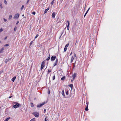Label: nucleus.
Returning <instances> with one entry per match:
<instances>
[{"mask_svg":"<svg viewBox=\"0 0 121 121\" xmlns=\"http://www.w3.org/2000/svg\"><path fill=\"white\" fill-rule=\"evenodd\" d=\"M13 104L14 105L13 106V107L15 108H18L20 106L19 104L16 102H13Z\"/></svg>","mask_w":121,"mask_h":121,"instance_id":"nucleus-1","label":"nucleus"},{"mask_svg":"<svg viewBox=\"0 0 121 121\" xmlns=\"http://www.w3.org/2000/svg\"><path fill=\"white\" fill-rule=\"evenodd\" d=\"M32 114L36 117H39V113L38 112H33Z\"/></svg>","mask_w":121,"mask_h":121,"instance_id":"nucleus-2","label":"nucleus"},{"mask_svg":"<svg viewBox=\"0 0 121 121\" xmlns=\"http://www.w3.org/2000/svg\"><path fill=\"white\" fill-rule=\"evenodd\" d=\"M56 58V56H51V61H53L55 60Z\"/></svg>","mask_w":121,"mask_h":121,"instance_id":"nucleus-3","label":"nucleus"},{"mask_svg":"<svg viewBox=\"0 0 121 121\" xmlns=\"http://www.w3.org/2000/svg\"><path fill=\"white\" fill-rule=\"evenodd\" d=\"M45 103V102H43L41 104H40L38 105L37 106V107L40 108Z\"/></svg>","mask_w":121,"mask_h":121,"instance_id":"nucleus-4","label":"nucleus"},{"mask_svg":"<svg viewBox=\"0 0 121 121\" xmlns=\"http://www.w3.org/2000/svg\"><path fill=\"white\" fill-rule=\"evenodd\" d=\"M19 17V14L18 13H17L16 14L14 17V18H18Z\"/></svg>","mask_w":121,"mask_h":121,"instance_id":"nucleus-5","label":"nucleus"},{"mask_svg":"<svg viewBox=\"0 0 121 121\" xmlns=\"http://www.w3.org/2000/svg\"><path fill=\"white\" fill-rule=\"evenodd\" d=\"M77 74L76 73H74L72 75V77L73 78V79L74 80L75 78L76 77Z\"/></svg>","mask_w":121,"mask_h":121,"instance_id":"nucleus-6","label":"nucleus"},{"mask_svg":"<svg viewBox=\"0 0 121 121\" xmlns=\"http://www.w3.org/2000/svg\"><path fill=\"white\" fill-rule=\"evenodd\" d=\"M69 45V43H67L66 45L65 46V48L64 49V52H65L66 51V50H67V47Z\"/></svg>","mask_w":121,"mask_h":121,"instance_id":"nucleus-7","label":"nucleus"},{"mask_svg":"<svg viewBox=\"0 0 121 121\" xmlns=\"http://www.w3.org/2000/svg\"><path fill=\"white\" fill-rule=\"evenodd\" d=\"M57 62H58V59H57V58L56 59V61L54 64V65H53L54 66H55L57 64Z\"/></svg>","mask_w":121,"mask_h":121,"instance_id":"nucleus-8","label":"nucleus"},{"mask_svg":"<svg viewBox=\"0 0 121 121\" xmlns=\"http://www.w3.org/2000/svg\"><path fill=\"white\" fill-rule=\"evenodd\" d=\"M67 22L68 24L67 26V29L68 30H69V21H67Z\"/></svg>","mask_w":121,"mask_h":121,"instance_id":"nucleus-9","label":"nucleus"},{"mask_svg":"<svg viewBox=\"0 0 121 121\" xmlns=\"http://www.w3.org/2000/svg\"><path fill=\"white\" fill-rule=\"evenodd\" d=\"M44 61H43L41 65V67H42V68H43L45 66L44 65Z\"/></svg>","mask_w":121,"mask_h":121,"instance_id":"nucleus-10","label":"nucleus"},{"mask_svg":"<svg viewBox=\"0 0 121 121\" xmlns=\"http://www.w3.org/2000/svg\"><path fill=\"white\" fill-rule=\"evenodd\" d=\"M56 14L55 12H53L52 13V16L53 18H54L55 17Z\"/></svg>","mask_w":121,"mask_h":121,"instance_id":"nucleus-11","label":"nucleus"},{"mask_svg":"<svg viewBox=\"0 0 121 121\" xmlns=\"http://www.w3.org/2000/svg\"><path fill=\"white\" fill-rule=\"evenodd\" d=\"M49 10V8H48L47 9H46L44 12V14H45L46 13H47L48 11Z\"/></svg>","mask_w":121,"mask_h":121,"instance_id":"nucleus-12","label":"nucleus"},{"mask_svg":"<svg viewBox=\"0 0 121 121\" xmlns=\"http://www.w3.org/2000/svg\"><path fill=\"white\" fill-rule=\"evenodd\" d=\"M16 76H14L12 78V79L11 80L13 82L14 81L16 78Z\"/></svg>","mask_w":121,"mask_h":121,"instance_id":"nucleus-13","label":"nucleus"},{"mask_svg":"<svg viewBox=\"0 0 121 121\" xmlns=\"http://www.w3.org/2000/svg\"><path fill=\"white\" fill-rule=\"evenodd\" d=\"M4 47H2L0 50V53H2L3 52V50L4 49Z\"/></svg>","mask_w":121,"mask_h":121,"instance_id":"nucleus-14","label":"nucleus"},{"mask_svg":"<svg viewBox=\"0 0 121 121\" xmlns=\"http://www.w3.org/2000/svg\"><path fill=\"white\" fill-rule=\"evenodd\" d=\"M74 57L73 56H72V57L71 58V60L70 62L71 63L72 62H73V60L74 59Z\"/></svg>","mask_w":121,"mask_h":121,"instance_id":"nucleus-15","label":"nucleus"},{"mask_svg":"<svg viewBox=\"0 0 121 121\" xmlns=\"http://www.w3.org/2000/svg\"><path fill=\"white\" fill-rule=\"evenodd\" d=\"M65 76H63L61 78V80H64L65 79Z\"/></svg>","mask_w":121,"mask_h":121,"instance_id":"nucleus-16","label":"nucleus"},{"mask_svg":"<svg viewBox=\"0 0 121 121\" xmlns=\"http://www.w3.org/2000/svg\"><path fill=\"white\" fill-rule=\"evenodd\" d=\"M62 95L64 96H65V93H64V90H62Z\"/></svg>","mask_w":121,"mask_h":121,"instance_id":"nucleus-17","label":"nucleus"},{"mask_svg":"<svg viewBox=\"0 0 121 121\" xmlns=\"http://www.w3.org/2000/svg\"><path fill=\"white\" fill-rule=\"evenodd\" d=\"M12 15H10L9 17V19L10 20L12 18Z\"/></svg>","mask_w":121,"mask_h":121,"instance_id":"nucleus-18","label":"nucleus"},{"mask_svg":"<svg viewBox=\"0 0 121 121\" xmlns=\"http://www.w3.org/2000/svg\"><path fill=\"white\" fill-rule=\"evenodd\" d=\"M69 87L71 88L72 89L73 88V85L72 84H70L69 85Z\"/></svg>","mask_w":121,"mask_h":121,"instance_id":"nucleus-19","label":"nucleus"},{"mask_svg":"<svg viewBox=\"0 0 121 121\" xmlns=\"http://www.w3.org/2000/svg\"><path fill=\"white\" fill-rule=\"evenodd\" d=\"M88 105H87V106H86V107L85 108V111H87L88 110Z\"/></svg>","mask_w":121,"mask_h":121,"instance_id":"nucleus-20","label":"nucleus"},{"mask_svg":"<svg viewBox=\"0 0 121 121\" xmlns=\"http://www.w3.org/2000/svg\"><path fill=\"white\" fill-rule=\"evenodd\" d=\"M10 119V117H9L7 118L4 121H8V120Z\"/></svg>","mask_w":121,"mask_h":121,"instance_id":"nucleus-21","label":"nucleus"},{"mask_svg":"<svg viewBox=\"0 0 121 121\" xmlns=\"http://www.w3.org/2000/svg\"><path fill=\"white\" fill-rule=\"evenodd\" d=\"M44 120L45 121H48V118H47V117H46L45 119Z\"/></svg>","mask_w":121,"mask_h":121,"instance_id":"nucleus-22","label":"nucleus"},{"mask_svg":"<svg viewBox=\"0 0 121 121\" xmlns=\"http://www.w3.org/2000/svg\"><path fill=\"white\" fill-rule=\"evenodd\" d=\"M30 121H35V118H34L30 120Z\"/></svg>","mask_w":121,"mask_h":121,"instance_id":"nucleus-23","label":"nucleus"},{"mask_svg":"<svg viewBox=\"0 0 121 121\" xmlns=\"http://www.w3.org/2000/svg\"><path fill=\"white\" fill-rule=\"evenodd\" d=\"M24 6V5H23L22 6V7H21V10H22L23 9Z\"/></svg>","mask_w":121,"mask_h":121,"instance_id":"nucleus-24","label":"nucleus"},{"mask_svg":"<svg viewBox=\"0 0 121 121\" xmlns=\"http://www.w3.org/2000/svg\"><path fill=\"white\" fill-rule=\"evenodd\" d=\"M4 1L5 4L6 5L7 4V2L6 0H4Z\"/></svg>","mask_w":121,"mask_h":121,"instance_id":"nucleus-25","label":"nucleus"},{"mask_svg":"<svg viewBox=\"0 0 121 121\" xmlns=\"http://www.w3.org/2000/svg\"><path fill=\"white\" fill-rule=\"evenodd\" d=\"M31 106L32 107H33L34 106L33 104L32 103H30Z\"/></svg>","mask_w":121,"mask_h":121,"instance_id":"nucleus-26","label":"nucleus"},{"mask_svg":"<svg viewBox=\"0 0 121 121\" xmlns=\"http://www.w3.org/2000/svg\"><path fill=\"white\" fill-rule=\"evenodd\" d=\"M17 29V27L16 26H15L14 28V31H16Z\"/></svg>","mask_w":121,"mask_h":121,"instance_id":"nucleus-27","label":"nucleus"},{"mask_svg":"<svg viewBox=\"0 0 121 121\" xmlns=\"http://www.w3.org/2000/svg\"><path fill=\"white\" fill-rule=\"evenodd\" d=\"M55 79V75H54L53 77L52 78V80H54Z\"/></svg>","mask_w":121,"mask_h":121,"instance_id":"nucleus-28","label":"nucleus"},{"mask_svg":"<svg viewBox=\"0 0 121 121\" xmlns=\"http://www.w3.org/2000/svg\"><path fill=\"white\" fill-rule=\"evenodd\" d=\"M51 71H50V70L49 69L48 70V73H47V74H49V73L50 72H51Z\"/></svg>","mask_w":121,"mask_h":121,"instance_id":"nucleus-29","label":"nucleus"},{"mask_svg":"<svg viewBox=\"0 0 121 121\" xmlns=\"http://www.w3.org/2000/svg\"><path fill=\"white\" fill-rule=\"evenodd\" d=\"M50 58L49 57H48L47 59L46 60L47 61H48L50 59Z\"/></svg>","mask_w":121,"mask_h":121,"instance_id":"nucleus-30","label":"nucleus"},{"mask_svg":"<svg viewBox=\"0 0 121 121\" xmlns=\"http://www.w3.org/2000/svg\"><path fill=\"white\" fill-rule=\"evenodd\" d=\"M9 44H5L4 45V46H9Z\"/></svg>","mask_w":121,"mask_h":121,"instance_id":"nucleus-31","label":"nucleus"},{"mask_svg":"<svg viewBox=\"0 0 121 121\" xmlns=\"http://www.w3.org/2000/svg\"><path fill=\"white\" fill-rule=\"evenodd\" d=\"M33 41H31V42L30 43V46L32 44V43H33Z\"/></svg>","mask_w":121,"mask_h":121,"instance_id":"nucleus-32","label":"nucleus"},{"mask_svg":"<svg viewBox=\"0 0 121 121\" xmlns=\"http://www.w3.org/2000/svg\"><path fill=\"white\" fill-rule=\"evenodd\" d=\"M54 0H53L52 2L51 3V4L52 5L54 3Z\"/></svg>","mask_w":121,"mask_h":121,"instance_id":"nucleus-33","label":"nucleus"},{"mask_svg":"<svg viewBox=\"0 0 121 121\" xmlns=\"http://www.w3.org/2000/svg\"><path fill=\"white\" fill-rule=\"evenodd\" d=\"M3 30V29H2V28H1L0 29V32H2Z\"/></svg>","mask_w":121,"mask_h":121,"instance_id":"nucleus-34","label":"nucleus"},{"mask_svg":"<svg viewBox=\"0 0 121 121\" xmlns=\"http://www.w3.org/2000/svg\"><path fill=\"white\" fill-rule=\"evenodd\" d=\"M38 36H39V35L38 34H37V35H36V36L35 37V39L37 38V37H38Z\"/></svg>","mask_w":121,"mask_h":121,"instance_id":"nucleus-35","label":"nucleus"},{"mask_svg":"<svg viewBox=\"0 0 121 121\" xmlns=\"http://www.w3.org/2000/svg\"><path fill=\"white\" fill-rule=\"evenodd\" d=\"M69 94L68 92V91H67L66 92V95H68Z\"/></svg>","mask_w":121,"mask_h":121,"instance_id":"nucleus-36","label":"nucleus"},{"mask_svg":"<svg viewBox=\"0 0 121 121\" xmlns=\"http://www.w3.org/2000/svg\"><path fill=\"white\" fill-rule=\"evenodd\" d=\"M32 13L34 15H35V12H33Z\"/></svg>","mask_w":121,"mask_h":121,"instance_id":"nucleus-37","label":"nucleus"},{"mask_svg":"<svg viewBox=\"0 0 121 121\" xmlns=\"http://www.w3.org/2000/svg\"><path fill=\"white\" fill-rule=\"evenodd\" d=\"M4 20L5 22H6L7 21V20L6 19H5L4 18Z\"/></svg>","mask_w":121,"mask_h":121,"instance_id":"nucleus-38","label":"nucleus"},{"mask_svg":"<svg viewBox=\"0 0 121 121\" xmlns=\"http://www.w3.org/2000/svg\"><path fill=\"white\" fill-rule=\"evenodd\" d=\"M50 91H49V89L48 90V94H50Z\"/></svg>","mask_w":121,"mask_h":121,"instance_id":"nucleus-39","label":"nucleus"},{"mask_svg":"<svg viewBox=\"0 0 121 121\" xmlns=\"http://www.w3.org/2000/svg\"><path fill=\"white\" fill-rule=\"evenodd\" d=\"M30 1V0H28L27 1V2H26V4H27L28 2H29V1Z\"/></svg>","mask_w":121,"mask_h":121,"instance_id":"nucleus-40","label":"nucleus"},{"mask_svg":"<svg viewBox=\"0 0 121 121\" xmlns=\"http://www.w3.org/2000/svg\"><path fill=\"white\" fill-rule=\"evenodd\" d=\"M7 36H6V37H5V38L4 39V40L6 39H7Z\"/></svg>","mask_w":121,"mask_h":121,"instance_id":"nucleus-41","label":"nucleus"},{"mask_svg":"<svg viewBox=\"0 0 121 121\" xmlns=\"http://www.w3.org/2000/svg\"><path fill=\"white\" fill-rule=\"evenodd\" d=\"M46 112V110L45 109L44 110V113H45Z\"/></svg>","mask_w":121,"mask_h":121,"instance_id":"nucleus-42","label":"nucleus"},{"mask_svg":"<svg viewBox=\"0 0 121 121\" xmlns=\"http://www.w3.org/2000/svg\"><path fill=\"white\" fill-rule=\"evenodd\" d=\"M74 57H76V54H75L74 53Z\"/></svg>","mask_w":121,"mask_h":121,"instance_id":"nucleus-43","label":"nucleus"},{"mask_svg":"<svg viewBox=\"0 0 121 121\" xmlns=\"http://www.w3.org/2000/svg\"><path fill=\"white\" fill-rule=\"evenodd\" d=\"M19 23V21H17L16 23V25H17Z\"/></svg>","mask_w":121,"mask_h":121,"instance_id":"nucleus-44","label":"nucleus"},{"mask_svg":"<svg viewBox=\"0 0 121 121\" xmlns=\"http://www.w3.org/2000/svg\"><path fill=\"white\" fill-rule=\"evenodd\" d=\"M90 9V8H89L88 9V10H87V11H86L87 12H88V11H89V10Z\"/></svg>","mask_w":121,"mask_h":121,"instance_id":"nucleus-45","label":"nucleus"},{"mask_svg":"<svg viewBox=\"0 0 121 121\" xmlns=\"http://www.w3.org/2000/svg\"><path fill=\"white\" fill-rule=\"evenodd\" d=\"M0 5V7L2 9V4Z\"/></svg>","mask_w":121,"mask_h":121,"instance_id":"nucleus-46","label":"nucleus"},{"mask_svg":"<svg viewBox=\"0 0 121 121\" xmlns=\"http://www.w3.org/2000/svg\"><path fill=\"white\" fill-rule=\"evenodd\" d=\"M73 54V53L72 52H71V53H70V56H71V55Z\"/></svg>","mask_w":121,"mask_h":121,"instance_id":"nucleus-47","label":"nucleus"},{"mask_svg":"<svg viewBox=\"0 0 121 121\" xmlns=\"http://www.w3.org/2000/svg\"><path fill=\"white\" fill-rule=\"evenodd\" d=\"M43 68H42V67H41V68H40V69L41 70H42Z\"/></svg>","mask_w":121,"mask_h":121,"instance_id":"nucleus-48","label":"nucleus"},{"mask_svg":"<svg viewBox=\"0 0 121 121\" xmlns=\"http://www.w3.org/2000/svg\"><path fill=\"white\" fill-rule=\"evenodd\" d=\"M11 97H12V96H9V98H11Z\"/></svg>","mask_w":121,"mask_h":121,"instance_id":"nucleus-49","label":"nucleus"},{"mask_svg":"<svg viewBox=\"0 0 121 121\" xmlns=\"http://www.w3.org/2000/svg\"><path fill=\"white\" fill-rule=\"evenodd\" d=\"M74 80L73 79H73L71 81V82H72Z\"/></svg>","mask_w":121,"mask_h":121,"instance_id":"nucleus-50","label":"nucleus"},{"mask_svg":"<svg viewBox=\"0 0 121 121\" xmlns=\"http://www.w3.org/2000/svg\"><path fill=\"white\" fill-rule=\"evenodd\" d=\"M88 103L87 102L86 103L87 106L88 105Z\"/></svg>","mask_w":121,"mask_h":121,"instance_id":"nucleus-51","label":"nucleus"},{"mask_svg":"<svg viewBox=\"0 0 121 121\" xmlns=\"http://www.w3.org/2000/svg\"><path fill=\"white\" fill-rule=\"evenodd\" d=\"M48 57H49L50 58V54L49 55V56Z\"/></svg>","mask_w":121,"mask_h":121,"instance_id":"nucleus-52","label":"nucleus"},{"mask_svg":"<svg viewBox=\"0 0 121 121\" xmlns=\"http://www.w3.org/2000/svg\"><path fill=\"white\" fill-rule=\"evenodd\" d=\"M2 72L1 71H0V74H1V73H2Z\"/></svg>","mask_w":121,"mask_h":121,"instance_id":"nucleus-53","label":"nucleus"},{"mask_svg":"<svg viewBox=\"0 0 121 121\" xmlns=\"http://www.w3.org/2000/svg\"><path fill=\"white\" fill-rule=\"evenodd\" d=\"M24 16V14H23L22 15V16L23 17V16Z\"/></svg>","mask_w":121,"mask_h":121,"instance_id":"nucleus-54","label":"nucleus"},{"mask_svg":"<svg viewBox=\"0 0 121 121\" xmlns=\"http://www.w3.org/2000/svg\"><path fill=\"white\" fill-rule=\"evenodd\" d=\"M86 15H85V14L84 15V17H85V16H86Z\"/></svg>","mask_w":121,"mask_h":121,"instance_id":"nucleus-55","label":"nucleus"},{"mask_svg":"<svg viewBox=\"0 0 121 121\" xmlns=\"http://www.w3.org/2000/svg\"><path fill=\"white\" fill-rule=\"evenodd\" d=\"M87 14V13H85V15H86V14Z\"/></svg>","mask_w":121,"mask_h":121,"instance_id":"nucleus-56","label":"nucleus"},{"mask_svg":"<svg viewBox=\"0 0 121 121\" xmlns=\"http://www.w3.org/2000/svg\"><path fill=\"white\" fill-rule=\"evenodd\" d=\"M88 13V12H87V11L86 12V13Z\"/></svg>","mask_w":121,"mask_h":121,"instance_id":"nucleus-57","label":"nucleus"},{"mask_svg":"<svg viewBox=\"0 0 121 121\" xmlns=\"http://www.w3.org/2000/svg\"><path fill=\"white\" fill-rule=\"evenodd\" d=\"M0 42H1V41H0Z\"/></svg>","mask_w":121,"mask_h":121,"instance_id":"nucleus-58","label":"nucleus"}]
</instances>
